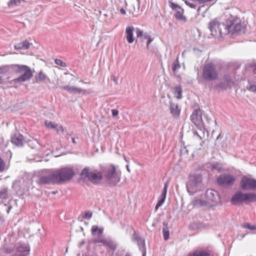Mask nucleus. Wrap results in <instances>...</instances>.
<instances>
[{
	"label": "nucleus",
	"mask_w": 256,
	"mask_h": 256,
	"mask_svg": "<svg viewBox=\"0 0 256 256\" xmlns=\"http://www.w3.org/2000/svg\"><path fill=\"white\" fill-rule=\"evenodd\" d=\"M228 88H231V86H229L228 84L223 82L218 83L215 86V89L222 91L226 90Z\"/></svg>",
	"instance_id": "26"
},
{
	"label": "nucleus",
	"mask_w": 256,
	"mask_h": 256,
	"mask_svg": "<svg viewBox=\"0 0 256 256\" xmlns=\"http://www.w3.org/2000/svg\"><path fill=\"white\" fill-rule=\"evenodd\" d=\"M104 238H98L94 240V242L96 243H102L103 244L104 242Z\"/></svg>",
	"instance_id": "52"
},
{
	"label": "nucleus",
	"mask_w": 256,
	"mask_h": 256,
	"mask_svg": "<svg viewBox=\"0 0 256 256\" xmlns=\"http://www.w3.org/2000/svg\"><path fill=\"white\" fill-rule=\"evenodd\" d=\"M134 28L133 26H128L126 27V40L129 44H132L134 41L133 32Z\"/></svg>",
	"instance_id": "18"
},
{
	"label": "nucleus",
	"mask_w": 256,
	"mask_h": 256,
	"mask_svg": "<svg viewBox=\"0 0 256 256\" xmlns=\"http://www.w3.org/2000/svg\"><path fill=\"white\" fill-rule=\"evenodd\" d=\"M170 7L174 10H176L182 8L176 4L172 2H169Z\"/></svg>",
	"instance_id": "36"
},
{
	"label": "nucleus",
	"mask_w": 256,
	"mask_h": 256,
	"mask_svg": "<svg viewBox=\"0 0 256 256\" xmlns=\"http://www.w3.org/2000/svg\"><path fill=\"white\" fill-rule=\"evenodd\" d=\"M166 193L162 192L160 194V199L158 200L163 202H164L166 198Z\"/></svg>",
	"instance_id": "45"
},
{
	"label": "nucleus",
	"mask_w": 256,
	"mask_h": 256,
	"mask_svg": "<svg viewBox=\"0 0 256 256\" xmlns=\"http://www.w3.org/2000/svg\"><path fill=\"white\" fill-rule=\"evenodd\" d=\"M80 178L88 180L92 183L96 184L102 178V174L96 170L90 171L89 167H85L80 174Z\"/></svg>",
	"instance_id": "8"
},
{
	"label": "nucleus",
	"mask_w": 256,
	"mask_h": 256,
	"mask_svg": "<svg viewBox=\"0 0 256 256\" xmlns=\"http://www.w3.org/2000/svg\"><path fill=\"white\" fill-rule=\"evenodd\" d=\"M12 68L16 73L22 74L18 78L13 80L15 83L24 82L29 80L32 76L30 68L26 65L12 64L10 66Z\"/></svg>",
	"instance_id": "5"
},
{
	"label": "nucleus",
	"mask_w": 256,
	"mask_h": 256,
	"mask_svg": "<svg viewBox=\"0 0 256 256\" xmlns=\"http://www.w3.org/2000/svg\"><path fill=\"white\" fill-rule=\"evenodd\" d=\"M211 167L212 170H216L218 172H221L224 170L222 164L219 162H214L211 164Z\"/></svg>",
	"instance_id": "30"
},
{
	"label": "nucleus",
	"mask_w": 256,
	"mask_h": 256,
	"mask_svg": "<svg viewBox=\"0 0 256 256\" xmlns=\"http://www.w3.org/2000/svg\"><path fill=\"white\" fill-rule=\"evenodd\" d=\"M204 143V142L202 141V142L200 144V146H202Z\"/></svg>",
	"instance_id": "61"
},
{
	"label": "nucleus",
	"mask_w": 256,
	"mask_h": 256,
	"mask_svg": "<svg viewBox=\"0 0 256 256\" xmlns=\"http://www.w3.org/2000/svg\"><path fill=\"white\" fill-rule=\"evenodd\" d=\"M34 142H36L37 144H38V142L36 140Z\"/></svg>",
	"instance_id": "64"
},
{
	"label": "nucleus",
	"mask_w": 256,
	"mask_h": 256,
	"mask_svg": "<svg viewBox=\"0 0 256 256\" xmlns=\"http://www.w3.org/2000/svg\"><path fill=\"white\" fill-rule=\"evenodd\" d=\"M10 66L5 65L0 66V84L4 83V80L2 78V74H6Z\"/></svg>",
	"instance_id": "24"
},
{
	"label": "nucleus",
	"mask_w": 256,
	"mask_h": 256,
	"mask_svg": "<svg viewBox=\"0 0 256 256\" xmlns=\"http://www.w3.org/2000/svg\"><path fill=\"white\" fill-rule=\"evenodd\" d=\"M256 202V192H243L241 190H238L232 196L230 203L232 205L246 204Z\"/></svg>",
	"instance_id": "2"
},
{
	"label": "nucleus",
	"mask_w": 256,
	"mask_h": 256,
	"mask_svg": "<svg viewBox=\"0 0 256 256\" xmlns=\"http://www.w3.org/2000/svg\"><path fill=\"white\" fill-rule=\"evenodd\" d=\"M180 68V66L178 62V58H177L173 62L172 65V70L174 72H176Z\"/></svg>",
	"instance_id": "32"
},
{
	"label": "nucleus",
	"mask_w": 256,
	"mask_h": 256,
	"mask_svg": "<svg viewBox=\"0 0 256 256\" xmlns=\"http://www.w3.org/2000/svg\"><path fill=\"white\" fill-rule=\"evenodd\" d=\"M22 2H24L25 0H16V4H20Z\"/></svg>",
	"instance_id": "56"
},
{
	"label": "nucleus",
	"mask_w": 256,
	"mask_h": 256,
	"mask_svg": "<svg viewBox=\"0 0 256 256\" xmlns=\"http://www.w3.org/2000/svg\"><path fill=\"white\" fill-rule=\"evenodd\" d=\"M164 203V202H163L161 201L158 200V202L156 206L155 210H156L157 209H158L160 206H161Z\"/></svg>",
	"instance_id": "50"
},
{
	"label": "nucleus",
	"mask_w": 256,
	"mask_h": 256,
	"mask_svg": "<svg viewBox=\"0 0 256 256\" xmlns=\"http://www.w3.org/2000/svg\"><path fill=\"white\" fill-rule=\"evenodd\" d=\"M12 206L11 205H10L8 206V209L6 210V212H7V213L8 214L10 212V210H11V209L12 208Z\"/></svg>",
	"instance_id": "55"
},
{
	"label": "nucleus",
	"mask_w": 256,
	"mask_h": 256,
	"mask_svg": "<svg viewBox=\"0 0 256 256\" xmlns=\"http://www.w3.org/2000/svg\"><path fill=\"white\" fill-rule=\"evenodd\" d=\"M24 141V136L20 134H16L11 137L12 144L17 146H22Z\"/></svg>",
	"instance_id": "16"
},
{
	"label": "nucleus",
	"mask_w": 256,
	"mask_h": 256,
	"mask_svg": "<svg viewBox=\"0 0 256 256\" xmlns=\"http://www.w3.org/2000/svg\"><path fill=\"white\" fill-rule=\"evenodd\" d=\"M112 116L115 117L117 116L119 113V112L116 109H113L112 110Z\"/></svg>",
	"instance_id": "48"
},
{
	"label": "nucleus",
	"mask_w": 256,
	"mask_h": 256,
	"mask_svg": "<svg viewBox=\"0 0 256 256\" xmlns=\"http://www.w3.org/2000/svg\"><path fill=\"white\" fill-rule=\"evenodd\" d=\"M56 129L58 133L60 132H64V128L62 126H60L58 127L57 126Z\"/></svg>",
	"instance_id": "51"
},
{
	"label": "nucleus",
	"mask_w": 256,
	"mask_h": 256,
	"mask_svg": "<svg viewBox=\"0 0 256 256\" xmlns=\"http://www.w3.org/2000/svg\"><path fill=\"white\" fill-rule=\"evenodd\" d=\"M124 256H130L129 254H127Z\"/></svg>",
	"instance_id": "63"
},
{
	"label": "nucleus",
	"mask_w": 256,
	"mask_h": 256,
	"mask_svg": "<svg viewBox=\"0 0 256 256\" xmlns=\"http://www.w3.org/2000/svg\"><path fill=\"white\" fill-rule=\"evenodd\" d=\"M92 216V212L90 211H87L84 213L82 214V218L86 219L87 220H90Z\"/></svg>",
	"instance_id": "34"
},
{
	"label": "nucleus",
	"mask_w": 256,
	"mask_h": 256,
	"mask_svg": "<svg viewBox=\"0 0 256 256\" xmlns=\"http://www.w3.org/2000/svg\"><path fill=\"white\" fill-rule=\"evenodd\" d=\"M142 238V237H140L136 232H134V233L132 234V240H136L138 242L139 240H140Z\"/></svg>",
	"instance_id": "44"
},
{
	"label": "nucleus",
	"mask_w": 256,
	"mask_h": 256,
	"mask_svg": "<svg viewBox=\"0 0 256 256\" xmlns=\"http://www.w3.org/2000/svg\"><path fill=\"white\" fill-rule=\"evenodd\" d=\"M164 228H162V234L165 240H167L170 237V232L168 227V223L166 222H164L163 223Z\"/></svg>",
	"instance_id": "25"
},
{
	"label": "nucleus",
	"mask_w": 256,
	"mask_h": 256,
	"mask_svg": "<svg viewBox=\"0 0 256 256\" xmlns=\"http://www.w3.org/2000/svg\"><path fill=\"white\" fill-rule=\"evenodd\" d=\"M202 182V176L200 174H190L189 180L186 182V187L190 195H193L200 190V185Z\"/></svg>",
	"instance_id": "6"
},
{
	"label": "nucleus",
	"mask_w": 256,
	"mask_h": 256,
	"mask_svg": "<svg viewBox=\"0 0 256 256\" xmlns=\"http://www.w3.org/2000/svg\"><path fill=\"white\" fill-rule=\"evenodd\" d=\"M206 196L208 200L218 204L220 200L218 193L216 190L210 189L206 192Z\"/></svg>",
	"instance_id": "13"
},
{
	"label": "nucleus",
	"mask_w": 256,
	"mask_h": 256,
	"mask_svg": "<svg viewBox=\"0 0 256 256\" xmlns=\"http://www.w3.org/2000/svg\"><path fill=\"white\" fill-rule=\"evenodd\" d=\"M182 88L180 85L174 86V94L178 99H181L182 98Z\"/></svg>",
	"instance_id": "28"
},
{
	"label": "nucleus",
	"mask_w": 256,
	"mask_h": 256,
	"mask_svg": "<svg viewBox=\"0 0 256 256\" xmlns=\"http://www.w3.org/2000/svg\"><path fill=\"white\" fill-rule=\"evenodd\" d=\"M242 227L245 228H248L250 230H254L256 229V224L252 225L250 223L246 222L242 225Z\"/></svg>",
	"instance_id": "35"
},
{
	"label": "nucleus",
	"mask_w": 256,
	"mask_h": 256,
	"mask_svg": "<svg viewBox=\"0 0 256 256\" xmlns=\"http://www.w3.org/2000/svg\"><path fill=\"white\" fill-rule=\"evenodd\" d=\"M145 38H147L146 41V47L148 48H149V45L153 40V38H151V36L147 34H145Z\"/></svg>",
	"instance_id": "39"
},
{
	"label": "nucleus",
	"mask_w": 256,
	"mask_h": 256,
	"mask_svg": "<svg viewBox=\"0 0 256 256\" xmlns=\"http://www.w3.org/2000/svg\"><path fill=\"white\" fill-rule=\"evenodd\" d=\"M168 185H169V182H166L164 183V188H163V190H162V192H164V193H166L167 194V190H168Z\"/></svg>",
	"instance_id": "47"
},
{
	"label": "nucleus",
	"mask_w": 256,
	"mask_h": 256,
	"mask_svg": "<svg viewBox=\"0 0 256 256\" xmlns=\"http://www.w3.org/2000/svg\"><path fill=\"white\" fill-rule=\"evenodd\" d=\"M239 186L243 191H254L256 190V179L250 174L243 176L240 182Z\"/></svg>",
	"instance_id": "10"
},
{
	"label": "nucleus",
	"mask_w": 256,
	"mask_h": 256,
	"mask_svg": "<svg viewBox=\"0 0 256 256\" xmlns=\"http://www.w3.org/2000/svg\"><path fill=\"white\" fill-rule=\"evenodd\" d=\"M30 44L28 40H25L22 42L18 43L14 46V48L16 50H26L29 48Z\"/></svg>",
	"instance_id": "23"
},
{
	"label": "nucleus",
	"mask_w": 256,
	"mask_h": 256,
	"mask_svg": "<svg viewBox=\"0 0 256 256\" xmlns=\"http://www.w3.org/2000/svg\"><path fill=\"white\" fill-rule=\"evenodd\" d=\"M170 112L172 116L176 118H179L180 114L181 109L178 104L172 101L170 102Z\"/></svg>",
	"instance_id": "15"
},
{
	"label": "nucleus",
	"mask_w": 256,
	"mask_h": 256,
	"mask_svg": "<svg viewBox=\"0 0 256 256\" xmlns=\"http://www.w3.org/2000/svg\"><path fill=\"white\" fill-rule=\"evenodd\" d=\"M126 170H127L130 172V168H129V166H128V165H126Z\"/></svg>",
	"instance_id": "59"
},
{
	"label": "nucleus",
	"mask_w": 256,
	"mask_h": 256,
	"mask_svg": "<svg viewBox=\"0 0 256 256\" xmlns=\"http://www.w3.org/2000/svg\"><path fill=\"white\" fill-rule=\"evenodd\" d=\"M35 80L36 82H50V80L48 77L44 74L42 71L40 70L38 72V75L35 76Z\"/></svg>",
	"instance_id": "19"
},
{
	"label": "nucleus",
	"mask_w": 256,
	"mask_h": 256,
	"mask_svg": "<svg viewBox=\"0 0 256 256\" xmlns=\"http://www.w3.org/2000/svg\"><path fill=\"white\" fill-rule=\"evenodd\" d=\"M55 64L62 67L66 66V64L62 60L58 58H56L54 60Z\"/></svg>",
	"instance_id": "40"
},
{
	"label": "nucleus",
	"mask_w": 256,
	"mask_h": 256,
	"mask_svg": "<svg viewBox=\"0 0 256 256\" xmlns=\"http://www.w3.org/2000/svg\"><path fill=\"white\" fill-rule=\"evenodd\" d=\"M220 135H221V134H220L218 136V137L216 138V140H218V139L220 138Z\"/></svg>",
	"instance_id": "62"
},
{
	"label": "nucleus",
	"mask_w": 256,
	"mask_h": 256,
	"mask_svg": "<svg viewBox=\"0 0 256 256\" xmlns=\"http://www.w3.org/2000/svg\"><path fill=\"white\" fill-rule=\"evenodd\" d=\"M136 34L138 38H142L143 37V32L138 28H136Z\"/></svg>",
	"instance_id": "41"
},
{
	"label": "nucleus",
	"mask_w": 256,
	"mask_h": 256,
	"mask_svg": "<svg viewBox=\"0 0 256 256\" xmlns=\"http://www.w3.org/2000/svg\"><path fill=\"white\" fill-rule=\"evenodd\" d=\"M9 198L8 188L4 186L0 188V204H4Z\"/></svg>",
	"instance_id": "17"
},
{
	"label": "nucleus",
	"mask_w": 256,
	"mask_h": 256,
	"mask_svg": "<svg viewBox=\"0 0 256 256\" xmlns=\"http://www.w3.org/2000/svg\"><path fill=\"white\" fill-rule=\"evenodd\" d=\"M103 230L102 228H99L97 226H93L91 229L92 234L93 236L96 234V232H98V235L100 236L103 233Z\"/></svg>",
	"instance_id": "31"
},
{
	"label": "nucleus",
	"mask_w": 256,
	"mask_h": 256,
	"mask_svg": "<svg viewBox=\"0 0 256 256\" xmlns=\"http://www.w3.org/2000/svg\"><path fill=\"white\" fill-rule=\"evenodd\" d=\"M48 171L46 169L40 170L38 172L36 177V182L40 186L44 185L56 184L54 171L49 174H46Z\"/></svg>",
	"instance_id": "7"
},
{
	"label": "nucleus",
	"mask_w": 256,
	"mask_h": 256,
	"mask_svg": "<svg viewBox=\"0 0 256 256\" xmlns=\"http://www.w3.org/2000/svg\"><path fill=\"white\" fill-rule=\"evenodd\" d=\"M45 124L48 128H56L58 126V124L48 120L45 121Z\"/></svg>",
	"instance_id": "37"
},
{
	"label": "nucleus",
	"mask_w": 256,
	"mask_h": 256,
	"mask_svg": "<svg viewBox=\"0 0 256 256\" xmlns=\"http://www.w3.org/2000/svg\"><path fill=\"white\" fill-rule=\"evenodd\" d=\"M72 141L73 144H76V141L74 138V137L72 138Z\"/></svg>",
	"instance_id": "58"
},
{
	"label": "nucleus",
	"mask_w": 256,
	"mask_h": 256,
	"mask_svg": "<svg viewBox=\"0 0 256 256\" xmlns=\"http://www.w3.org/2000/svg\"><path fill=\"white\" fill-rule=\"evenodd\" d=\"M103 176L106 182L110 187H113L116 186L120 182L121 172L120 170H116V166L112 164L105 168Z\"/></svg>",
	"instance_id": "1"
},
{
	"label": "nucleus",
	"mask_w": 256,
	"mask_h": 256,
	"mask_svg": "<svg viewBox=\"0 0 256 256\" xmlns=\"http://www.w3.org/2000/svg\"><path fill=\"white\" fill-rule=\"evenodd\" d=\"M238 20L237 18H234L232 20L226 21V26L228 28V34L232 35L236 34H241L244 33L245 26L242 24L240 22H236Z\"/></svg>",
	"instance_id": "11"
},
{
	"label": "nucleus",
	"mask_w": 256,
	"mask_h": 256,
	"mask_svg": "<svg viewBox=\"0 0 256 256\" xmlns=\"http://www.w3.org/2000/svg\"><path fill=\"white\" fill-rule=\"evenodd\" d=\"M120 12L122 14H126V10L123 8H122L120 9Z\"/></svg>",
	"instance_id": "53"
},
{
	"label": "nucleus",
	"mask_w": 256,
	"mask_h": 256,
	"mask_svg": "<svg viewBox=\"0 0 256 256\" xmlns=\"http://www.w3.org/2000/svg\"><path fill=\"white\" fill-rule=\"evenodd\" d=\"M191 122L194 125H200L202 122V112L198 108L194 110L190 116Z\"/></svg>",
	"instance_id": "14"
},
{
	"label": "nucleus",
	"mask_w": 256,
	"mask_h": 256,
	"mask_svg": "<svg viewBox=\"0 0 256 256\" xmlns=\"http://www.w3.org/2000/svg\"><path fill=\"white\" fill-rule=\"evenodd\" d=\"M236 180V177L228 173L220 174L216 179L217 184L220 186L228 187L232 186Z\"/></svg>",
	"instance_id": "12"
},
{
	"label": "nucleus",
	"mask_w": 256,
	"mask_h": 256,
	"mask_svg": "<svg viewBox=\"0 0 256 256\" xmlns=\"http://www.w3.org/2000/svg\"><path fill=\"white\" fill-rule=\"evenodd\" d=\"M204 202L202 201L201 200H194L193 202V204L195 206H204Z\"/></svg>",
	"instance_id": "43"
},
{
	"label": "nucleus",
	"mask_w": 256,
	"mask_h": 256,
	"mask_svg": "<svg viewBox=\"0 0 256 256\" xmlns=\"http://www.w3.org/2000/svg\"><path fill=\"white\" fill-rule=\"evenodd\" d=\"M104 246H108L112 250H114L116 248V244L110 240L104 239L102 244Z\"/></svg>",
	"instance_id": "29"
},
{
	"label": "nucleus",
	"mask_w": 256,
	"mask_h": 256,
	"mask_svg": "<svg viewBox=\"0 0 256 256\" xmlns=\"http://www.w3.org/2000/svg\"><path fill=\"white\" fill-rule=\"evenodd\" d=\"M54 172L56 184L70 180L76 174L73 167H64L54 171Z\"/></svg>",
	"instance_id": "4"
},
{
	"label": "nucleus",
	"mask_w": 256,
	"mask_h": 256,
	"mask_svg": "<svg viewBox=\"0 0 256 256\" xmlns=\"http://www.w3.org/2000/svg\"><path fill=\"white\" fill-rule=\"evenodd\" d=\"M196 135L200 138V140H202V137L200 136L198 133H196Z\"/></svg>",
	"instance_id": "60"
},
{
	"label": "nucleus",
	"mask_w": 256,
	"mask_h": 256,
	"mask_svg": "<svg viewBox=\"0 0 256 256\" xmlns=\"http://www.w3.org/2000/svg\"><path fill=\"white\" fill-rule=\"evenodd\" d=\"M184 10L182 8L176 10V12L174 14L176 19L178 20L186 22V16H184Z\"/></svg>",
	"instance_id": "20"
},
{
	"label": "nucleus",
	"mask_w": 256,
	"mask_h": 256,
	"mask_svg": "<svg viewBox=\"0 0 256 256\" xmlns=\"http://www.w3.org/2000/svg\"><path fill=\"white\" fill-rule=\"evenodd\" d=\"M136 5L137 6V11L136 12V15H137L138 14V11H139V8H140V0H136Z\"/></svg>",
	"instance_id": "49"
},
{
	"label": "nucleus",
	"mask_w": 256,
	"mask_h": 256,
	"mask_svg": "<svg viewBox=\"0 0 256 256\" xmlns=\"http://www.w3.org/2000/svg\"><path fill=\"white\" fill-rule=\"evenodd\" d=\"M228 26L226 23H220L217 18H215L209 22L208 28L211 32L212 36L220 40L224 36L228 34V31L226 29L228 28Z\"/></svg>",
	"instance_id": "3"
},
{
	"label": "nucleus",
	"mask_w": 256,
	"mask_h": 256,
	"mask_svg": "<svg viewBox=\"0 0 256 256\" xmlns=\"http://www.w3.org/2000/svg\"><path fill=\"white\" fill-rule=\"evenodd\" d=\"M16 4V0H10L8 2V4Z\"/></svg>",
	"instance_id": "54"
},
{
	"label": "nucleus",
	"mask_w": 256,
	"mask_h": 256,
	"mask_svg": "<svg viewBox=\"0 0 256 256\" xmlns=\"http://www.w3.org/2000/svg\"><path fill=\"white\" fill-rule=\"evenodd\" d=\"M140 40L142 42L144 40H147V38H145V34H143V37L142 38H140Z\"/></svg>",
	"instance_id": "57"
},
{
	"label": "nucleus",
	"mask_w": 256,
	"mask_h": 256,
	"mask_svg": "<svg viewBox=\"0 0 256 256\" xmlns=\"http://www.w3.org/2000/svg\"><path fill=\"white\" fill-rule=\"evenodd\" d=\"M224 78L226 81V83L228 84L229 86L233 85L234 82L232 80L231 76L228 74H224Z\"/></svg>",
	"instance_id": "33"
},
{
	"label": "nucleus",
	"mask_w": 256,
	"mask_h": 256,
	"mask_svg": "<svg viewBox=\"0 0 256 256\" xmlns=\"http://www.w3.org/2000/svg\"><path fill=\"white\" fill-rule=\"evenodd\" d=\"M185 3H186V4L187 6H190V8H194V9H195V8H196L197 7V5H196V4H195L190 3V2H187V1H186V2H185Z\"/></svg>",
	"instance_id": "46"
},
{
	"label": "nucleus",
	"mask_w": 256,
	"mask_h": 256,
	"mask_svg": "<svg viewBox=\"0 0 256 256\" xmlns=\"http://www.w3.org/2000/svg\"><path fill=\"white\" fill-rule=\"evenodd\" d=\"M137 243L140 250L142 252V256H146V250L145 244V240L143 238H142L137 242Z\"/></svg>",
	"instance_id": "21"
},
{
	"label": "nucleus",
	"mask_w": 256,
	"mask_h": 256,
	"mask_svg": "<svg viewBox=\"0 0 256 256\" xmlns=\"http://www.w3.org/2000/svg\"><path fill=\"white\" fill-rule=\"evenodd\" d=\"M64 90L68 91L70 93L80 94L83 90L79 88L71 86L68 85L64 86L62 87Z\"/></svg>",
	"instance_id": "22"
},
{
	"label": "nucleus",
	"mask_w": 256,
	"mask_h": 256,
	"mask_svg": "<svg viewBox=\"0 0 256 256\" xmlns=\"http://www.w3.org/2000/svg\"><path fill=\"white\" fill-rule=\"evenodd\" d=\"M188 256H210V254L204 250H196L192 253H189Z\"/></svg>",
	"instance_id": "27"
},
{
	"label": "nucleus",
	"mask_w": 256,
	"mask_h": 256,
	"mask_svg": "<svg viewBox=\"0 0 256 256\" xmlns=\"http://www.w3.org/2000/svg\"><path fill=\"white\" fill-rule=\"evenodd\" d=\"M5 166L4 160L0 157V172H2L4 170Z\"/></svg>",
	"instance_id": "42"
},
{
	"label": "nucleus",
	"mask_w": 256,
	"mask_h": 256,
	"mask_svg": "<svg viewBox=\"0 0 256 256\" xmlns=\"http://www.w3.org/2000/svg\"><path fill=\"white\" fill-rule=\"evenodd\" d=\"M246 88L250 92H256V85L251 84L250 82L246 86Z\"/></svg>",
	"instance_id": "38"
},
{
	"label": "nucleus",
	"mask_w": 256,
	"mask_h": 256,
	"mask_svg": "<svg viewBox=\"0 0 256 256\" xmlns=\"http://www.w3.org/2000/svg\"><path fill=\"white\" fill-rule=\"evenodd\" d=\"M218 73L214 66L209 63L204 65L202 69V78L206 82L214 80L218 78Z\"/></svg>",
	"instance_id": "9"
}]
</instances>
